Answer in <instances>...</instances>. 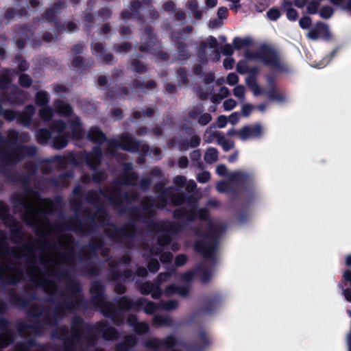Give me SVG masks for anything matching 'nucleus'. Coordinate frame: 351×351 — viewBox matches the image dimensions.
Here are the masks:
<instances>
[{"mask_svg": "<svg viewBox=\"0 0 351 351\" xmlns=\"http://www.w3.org/2000/svg\"><path fill=\"white\" fill-rule=\"evenodd\" d=\"M27 221L33 225L37 221ZM40 221L43 222L38 225V234L43 239L39 244L40 251L32 244L13 249V257L19 263L24 262V265L0 264V282L14 284L27 276L35 289L46 293L48 300L53 304L51 307L30 303L36 298V295L29 287L24 298L13 296V300L19 306H29L27 315L34 319L32 325L17 324L16 330L24 341L16 345L14 351H46L45 347L36 344L34 337L44 330H56L58 323L65 317L66 313L80 308L82 303L81 286L71 274L76 268L77 261L72 237L56 230L50 221ZM5 309L6 304L0 300V313Z\"/></svg>", "mask_w": 351, "mask_h": 351, "instance_id": "obj_1", "label": "nucleus"}, {"mask_svg": "<svg viewBox=\"0 0 351 351\" xmlns=\"http://www.w3.org/2000/svg\"><path fill=\"white\" fill-rule=\"evenodd\" d=\"M225 230L226 227L220 221H202L199 228L195 229V233L199 236L195 249L204 258L197 270L203 283H207L212 278L220 241Z\"/></svg>", "mask_w": 351, "mask_h": 351, "instance_id": "obj_2", "label": "nucleus"}, {"mask_svg": "<svg viewBox=\"0 0 351 351\" xmlns=\"http://www.w3.org/2000/svg\"><path fill=\"white\" fill-rule=\"evenodd\" d=\"M90 295L92 303L101 311L105 317L112 319L113 322L117 325L122 324L123 322L122 311L128 309L139 310L143 308L147 314H152L156 309V305L154 302L147 301L144 298L133 300L127 297H122L119 300L117 306H116L114 304L106 300L104 294V286L99 281L92 283Z\"/></svg>", "mask_w": 351, "mask_h": 351, "instance_id": "obj_3", "label": "nucleus"}, {"mask_svg": "<svg viewBox=\"0 0 351 351\" xmlns=\"http://www.w3.org/2000/svg\"><path fill=\"white\" fill-rule=\"evenodd\" d=\"M14 206L21 207L27 215L25 219L44 217L53 210V204L51 200L40 199L37 193L29 191L16 194Z\"/></svg>", "mask_w": 351, "mask_h": 351, "instance_id": "obj_4", "label": "nucleus"}, {"mask_svg": "<svg viewBox=\"0 0 351 351\" xmlns=\"http://www.w3.org/2000/svg\"><path fill=\"white\" fill-rule=\"evenodd\" d=\"M149 223L146 225L149 226L151 232L158 234V243L160 246H165L171 241V235L180 232H186L192 228L191 222L193 221H145Z\"/></svg>", "mask_w": 351, "mask_h": 351, "instance_id": "obj_5", "label": "nucleus"}, {"mask_svg": "<svg viewBox=\"0 0 351 351\" xmlns=\"http://www.w3.org/2000/svg\"><path fill=\"white\" fill-rule=\"evenodd\" d=\"M104 234L114 241L129 244V240L135 237L134 225L128 223L121 228H117L112 223H108L103 228Z\"/></svg>", "mask_w": 351, "mask_h": 351, "instance_id": "obj_6", "label": "nucleus"}, {"mask_svg": "<svg viewBox=\"0 0 351 351\" xmlns=\"http://www.w3.org/2000/svg\"><path fill=\"white\" fill-rule=\"evenodd\" d=\"M245 58L248 60H257L273 67L278 66L277 56L269 49L263 48L256 51H247Z\"/></svg>", "mask_w": 351, "mask_h": 351, "instance_id": "obj_7", "label": "nucleus"}, {"mask_svg": "<svg viewBox=\"0 0 351 351\" xmlns=\"http://www.w3.org/2000/svg\"><path fill=\"white\" fill-rule=\"evenodd\" d=\"M145 346L154 351H170L174 346H182V343L179 341L173 335H169L166 339H149L145 341Z\"/></svg>", "mask_w": 351, "mask_h": 351, "instance_id": "obj_8", "label": "nucleus"}, {"mask_svg": "<svg viewBox=\"0 0 351 351\" xmlns=\"http://www.w3.org/2000/svg\"><path fill=\"white\" fill-rule=\"evenodd\" d=\"M15 333L10 322L0 318V347L5 348L12 343Z\"/></svg>", "mask_w": 351, "mask_h": 351, "instance_id": "obj_9", "label": "nucleus"}, {"mask_svg": "<svg viewBox=\"0 0 351 351\" xmlns=\"http://www.w3.org/2000/svg\"><path fill=\"white\" fill-rule=\"evenodd\" d=\"M264 134V128L260 123L246 125L238 130V137L243 141L259 138Z\"/></svg>", "mask_w": 351, "mask_h": 351, "instance_id": "obj_10", "label": "nucleus"}, {"mask_svg": "<svg viewBox=\"0 0 351 351\" xmlns=\"http://www.w3.org/2000/svg\"><path fill=\"white\" fill-rule=\"evenodd\" d=\"M72 222L70 228L77 233L81 234H90L94 232L95 226L98 224L97 222H103L104 221H68Z\"/></svg>", "mask_w": 351, "mask_h": 351, "instance_id": "obj_11", "label": "nucleus"}, {"mask_svg": "<svg viewBox=\"0 0 351 351\" xmlns=\"http://www.w3.org/2000/svg\"><path fill=\"white\" fill-rule=\"evenodd\" d=\"M36 104L38 106H43L39 111L40 118L45 121L49 120L53 114L52 110L45 106L49 101L48 95L45 92H38L36 97Z\"/></svg>", "mask_w": 351, "mask_h": 351, "instance_id": "obj_12", "label": "nucleus"}, {"mask_svg": "<svg viewBox=\"0 0 351 351\" xmlns=\"http://www.w3.org/2000/svg\"><path fill=\"white\" fill-rule=\"evenodd\" d=\"M34 111V108L29 106L26 108L23 114H18L15 112L7 110L4 112V117L9 120L17 119L21 124L27 125L30 123L31 117Z\"/></svg>", "mask_w": 351, "mask_h": 351, "instance_id": "obj_13", "label": "nucleus"}, {"mask_svg": "<svg viewBox=\"0 0 351 351\" xmlns=\"http://www.w3.org/2000/svg\"><path fill=\"white\" fill-rule=\"evenodd\" d=\"M36 152L34 147H19L15 150L10 151L5 155L6 160L10 162L14 163L19 161L23 156L32 155Z\"/></svg>", "mask_w": 351, "mask_h": 351, "instance_id": "obj_14", "label": "nucleus"}, {"mask_svg": "<svg viewBox=\"0 0 351 351\" xmlns=\"http://www.w3.org/2000/svg\"><path fill=\"white\" fill-rule=\"evenodd\" d=\"M88 199L97 207H99V204H103L106 202L117 204V206H119V202H116L117 197L115 196H109L102 191H95L90 193Z\"/></svg>", "mask_w": 351, "mask_h": 351, "instance_id": "obj_15", "label": "nucleus"}, {"mask_svg": "<svg viewBox=\"0 0 351 351\" xmlns=\"http://www.w3.org/2000/svg\"><path fill=\"white\" fill-rule=\"evenodd\" d=\"M140 291L142 294L148 295L151 293L152 298L158 299L162 294V291L160 288H158L155 282H152L149 281L145 282L141 285Z\"/></svg>", "mask_w": 351, "mask_h": 351, "instance_id": "obj_16", "label": "nucleus"}, {"mask_svg": "<svg viewBox=\"0 0 351 351\" xmlns=\"http://www.w3.org/2000/svg\"><path fill=\"white\" fill-rule=\"evenodd\" d=\"M163 293L167 297L174 294H178L181 297H186L189 293V286H178L171 284L165 288Z\"/></svg>", "mask_w": 351, "mask_h": 351, "instance_id": "obj_17", "label": "nucleus"}, {"mask_svg": "<svg viewBox=\"0 0 351 351\" xmlns=\"http://www.w3.org/2000/svg\"><path fill=\"white\" fill-rule=\"evenodd\" d=\"M103 243L100 239H95L90 244L88 251L84 250L83 253L80 256V261H85L90 260L95 254V251L102 247Z\"/></svg>", "mask_w": 351, "mask_h": 351, "instance_id": "obj_18", "label": "nucleus"}, {"mask_svg": "<svg viewBox=\"0 0 351 351\" xmlns=\"http://www.w3.org/2000/svg\"><path fill=\"white\" fill-rule=\"evenodd\" d=\"M127 322L130 326L133 327L134 330L139 335L146 333L149 330V326L145 322H138L136 315H129Z\"/></svg>", "mask_w": 351, "mask_h": 351, "instance_id": "obj_19", "label": "nucleus"}, {"mask_svg": "<svg viewBox=\"0 0 351 351\" xmlns=\"http://www.w3.org/2000/svg\"><path fill=\"white\" fill-rule=\"evenodd\" d=\"M101 157V148L95 147L92 153L86 155V160L88 165L92 169H95L100 161Z\"/></svg>", "mask_w": 351, "mask_h": 351, "instance_id": "obj_20", "label": "nucleus"}, {"mask_svg": "<svg viewBox=\"0 0 351 351\" xmlns=\"http://www.w3.org/2000/svg\"><path fill=\"white\" fill-rule=\"evenodd\" d=\"M136 343V338L134 335H130L125 337L123 342L117 344L115 351H128Z\"/></svg>", "mask_w": 351, "mask_h": 351, "instance_id": "obj_21", "label": "nucleus"}, {"mask_svg": "<svg viewBox=\"0 0 351 351\" xmlns=\"http://www.w3.org/2000/svg\"><path fill=\"white\" fill-rule=\"evenodd\" d=\"M121 149L128 151H135L137 148L136 143L133 141L132 138L126 134L124 135L121 141L117 144Z\"/></svg>", "mask_w": 351, "mask_h": 351, "instance_id": "obj_22", "label": "nucleus"}, {"mask_svg": "<svg viewBox=\"0 0 351 351\" xmlns=\"http://www.w3.org/2000/svg\"><path fill=\"white\" fill-rule=\"evenodd\" d=\"M152 322L153 325L156 327L170 326L173 324L172 319L168 315H156L154 316Z\"/></svg>", "mask_w": 351, "mask_h": 351, "instance_id": "obj_23", "label": "nucleus"}, {"mask_svg": "<svg viewBox=\"0 0 351 351\" xmlns=\"http://www.w3.org/2000/svg\"><path fill=\"white\" fill-rule=\"evenodd\" d=\"M166 202H171L175 205H179L183 203L184 197L180 193L176 192L173 193L171 191H167L165 192Z\"/></svg>", "mask_w": 351, "mask_h": 351, "instance_id": "obj_24", "label": "nucleus"}, {"mask_svg": "<svg viewBox=\"0 0 351 351\" xmlns=\"http://www.w3.org/2000/svg\"><path fill=\"white\" fill-rule=\"evenodd\" d=\"M214 136L217 139L218 144L221 145L225 151H229L234 147V142L226 138L224 136L221 135V133L215 132Z\"/></svg>", "mask_w": 351, "mask_h": 351, "instance_id": "obj_25", "label": "nucleus"}, {"mask_svg": "<svg viewBox=\"0 0 351 351\" xmlns=\"http://www.w3.org/2000/svg\"><path fill=\"white\" fill-rule=\"evenodd\" d=\"M245 83L255 96L263 93L261 88L257 84L256 79L253 76L250 75L247 77L245 79Z\"/></svg>", "mask_w": 351, "mask_h": 351, "instance_id": "obj_26", "label": "nucleus"}, {"mask_svg": "<svg viewBox=\"0 0 351 351\" xmlns=\"http://www.w3.org/2000/svg\"><path fill=\"white\" fill-rule=\"evenodd\" d=\"M327 27L322 23H317L316 26L311 29L307 36L312 40H316L319 38V35L324 32H327Z\"/></svg>", "mask_w": 351, "mask_h": 351, "instance_id": "obj_27", "label": "nucleus"}, {"mask_svg": "<svg viewBox=\"0 0 351 351\" xmlns=\"http://www.w3.org/2000/svg\"><path fill=\"white\" fill-rule=\"evenodd\" d=\"M265 93L271 100L276 102L284 101L286 99L285 96L274 87L271 88Z\"/></svg>", "mask_w": 351, "mask_h": 351, "instance_id": "obj_28", "label": "nucleus"}, {"mask_svg": "<svg viewBox=\"0 0 351 351\" xmlns=\"http://www.w3.org/2000/svg\"><path fill=\"white\" fill-rule=\"evenodd\" d=\"M88 137L93 142L101 143L104 139V134L97 128H91L88 134Z\"/></svg>", "mask_w": 351, "mask_h": 351, "instance_id": "obj_29", "label": "nucleus"}, {"mask_svg": "<svg viewBox=\"0 0 351 351\" xmlns=\"http://www.w3.org/2000/svg\"><path fill=\"white\" fill-rule=\"evenodd\" d=\"M237 70L239 73L245 74V73H256L258 71L256 68L250 67L247 65L246 61H241L238 63L237 66Z\"/></svg>", "mask_w": 351, "mask_h": 351, "instance_id": "obj_30", "label": "nucleus"}, {"mask_svg": "<svg viewBox=\"0 0 351 351\" xmlns=\"http://www.w3.org/2000/svg\"><path fill=\"white\" fill-rule=\"evenodd\" d=\"M218 158V152L215 148H208L204 155V160L208 163L215 162Z\"/></svg>", "mask_w": 351, "mask_h": 351, "instance_id": "obj_31", "label": "nucleus"}, {"mask_svg": "<svg viewBox=\"0 0 351 351\" xmlns=\"http://www.w3.org/2000/svg\"><path fill=\"white\" fill-rule=\"evenodd\" d=\"M56 108L60 114L64 116L70 114L72 111L70 106L61 101H58L56 103Z\"/></svg>", "mask_w": 351, "mask_h": 351, "instance_id": "obj_32", "label": "nucleus"}, {"mask_svg": "<svg viewBox=\"0 0 351 351\" xmlns=\"http://www.w3.org/2000/svg\"><path fill=\"white\" fill-rule=\"evenodd\" d=\"M178 306V302L176 300L161 301L158 308L166 311H173Z\"/></svg>", "mask_w": 351, "mask_h": 351, "instance_id": "obj_33", "label": "nucleus"}, {"mask_svg": "<svg viewBox=\"0 0 351 351\" xmlns=\"http://www.w3.org/2000/svg\"><path fill=\"white\" fill-rule=\"evenodd\" d=\"M229 176L232 180L240 182H245L250 178L247 173L241 171L234 172Z\"/></svg>", "mask_w": 351, "mask_h": 351, "instance_id": "obj_34", "label": "nucleus"}, {"mask_svg": "<svg viewBox=\"0 0 351 351\" xmlns=\"http://www.w3.org/2000/svg\"><path fill=\"white\" fill-rule=\"evenodd\" d=\"M70 128L73 137L80 138L82 136L81 125L77 119L70 123Z\"/></svg>", "mask_w": 351, "mask_h": 351, "instance_id": "obj_35", "label": "nucleus"}, {"mask_svg": "<svg viewBox=\"0 0 351 351\" xmlns=\"http://www.w3.org/2000/svg\"><path fill=\"white\" fill-rule=\"evenodd\" d=\"M198 343L200 345L199 348L195 347L193 348L191 351H201L206 346L208 343V341L206 337L205 333L204 332H200L198 335Z\"/></svg>", "mask_w": 351, "mask_h": 351, "instance_id": "obj_36", "label": "nucleus"}, {"mask_svg": "<svg viewBox=\"0 0 351 351\" xmlns=\"http://www.w3.org/2000/svg\"><path fill=\"white\" fill-rule=\"evenodd\" d=\"M50 132L47 130H40L36 133V137L39 143H45L50 138Z\"/></svg>", "mask_w": 351, "mask_h": 351, "instance_id": "obj_37", "label": "nucleus"}, {"mask_svg": "<svg viewBox=\"0 0 351 351\" xmlns=\"http://www.w3.org/2000/svg\"><path fill=\"white\" fill-rule=\"evenodd\" d=\"M229 95V90L226 87H222L218 95L211 97V100L213 103L219 102L223 98L228 97Z\"/></svg>", "mask_w": 351, "mask_h": 351, "instance_id": "obj_38", "label": "nucleus"}, {"mask_svg": "<svg viewBox=\"0 0 351 351\" xmlns=\"http://www.w3.org/2000/svg\"><path fill=\"white\" fill-rule=\"evenodd\" d=\"M245 89L243 85H238L233 89V95L241 102L245 100Z\"/></svg>", "mask_w": 351, "mask_h": 351, "instance_id": "obj_39", "label": "nucleus"}, {"mask_svg": "<svg viewBox=\"0 0 351 351\" xmlns=\"http://www.w3.org/2000/svg\"><path fill=\"white\" fill-rule=\"evenodd\" d=\"M171 276V272H165V273H160L157 278L154 280L155 283L157 285L158 288H160L161 285L167 281L168 279Z\"/></svg>", "mask_w": 351, "mask_h": 351, "instance_id": "obj_40", "label": "nucleus"}, {"mask_svg": "<svg viewBox=\"0 0 351 351\" xmlns=\"http://www.w3.org/2000/svg\"><path fill=\"white\" fill-rule=\"evenodd\" d=\"M205 45L208 46L211 49H213V51L217 53V60L219 58L218 48H217V40L216 38L213 37H210L207 39Z\"/></svg>", "mask_w": 351, "mask_h": 351, "instance_id": "obj_41", "label": "nucleus"}, {"mask_svg": "<svg viewBox=\"0 0 351 351\" xmlns=\"http://www.w3.org/2000/svg\"><path fill=\"white\" fill-rule=\"evenodd\" d=\"M67 144V139L63 136H60L53 140V146L56 149H62Z\"/></svg>", "mask_w": 351, "mask_h": 351, "instance_id": "obj_42", "label": "nucleus"}, {"mask_svg": "<svg viewBox=\"0 0 351 351\" xmlns=\"http://www.w3.org/2000/svg\"><path fill=\"white\" fill-rule=\"evenodd\" d=\"M332 13L333 10L330 6L324 7L319 11L320 16L325 19L330 18L332 15Z\"/></svg>", "mask_w": 351, "mask_h": 351, "instance_id": "obj_43", "label": "nucleus"}, {"mask_svg": "<svg viewBox=\"0 0 351 351\" xmlns=\"http://www.w3.org/2000/svg\"><path fill=\"white\" fill-rule=\"evenodd\" d=\"M147 267L151 272L155 273L160 268L159 262L156 259H152L149 261Z\"/></svg>", "mask_w": 351, "mask_h": 351, "instance_id": "obj_44", "label": "nucleus"}, {"mask_svg": "<svg viewBox=\"0 0 351 351\" xmlns=\"http://www.w3.org/2000/svg\"><path fill=\"white\" fill-rule=\"evenodd\" d=\"M237 106V102L233 99H228L223 101V106L225 110L229 111L234 108Z\"/></svg>", "mask_w": 351, "mask_h": 351, "instance_id": "obj_45", "label": "nucleus"}, {"mask_svg": "<svg viewBox=\"0 0 351 351\" xmlns=\"http://www.w3.org/2000/svg\"><path fill=\"white\" fill-rule=\"evenodd\" d=\"M210 175L208 171H203L197 176V179L199 182L205 183L210 179Z\"/></svg>", "mask_w": 351, "mask_h": 351, "instance_id": "obj_46", "label": "nucleus"}, {"mask_svg": "<svg viewBox=\"0 0 351 351\" xmlns=\"http://www.w3.org/2000/svg\"><path fill=\"white\" fill-rule=\"evenodd\" d=\"M267 15L269 19L275 21L280 17V14L278 10L271 9L267 12Z\"/></svg>", "mask_w": 351, "mask_h": 351, "instance_id": "obj_47", "label": "nucleus"}, {"mask_svg": "<svg viewBox=\"0 0 351 351\" xmlns=\"http://www.w3.org/2000/svg\"><path fill=\"white\" fill-rule=\"evenodd\" d=\"M299 23H300V26L302 29H306L310 26V25L311 23V20L308 16H304L300 19Z\"/></svg>", "mask_w": 351, "mask_h": 351, "instance_id": "obj_48", "label": "nucleus"}, {"mask_svg": "<svg viewBox=\"0 0 351 351\" xmlns=\"http://www.w3.org/2000/svg\"><path fill=\"white\" fill-rule=\"evenodd\" d=\"M230 184L227 182H220L217 185V190L220 192H226L228 191Z\"/></svg>", "mask_w": 351, "mask_h": 351, "instance_id": "obj_49", "label": "nucleus"}, {"mask_svg": "<svg viewBox=\"0 0 351 351\" xmlns=\"http://www.w3.org/2000/svg\"><path fill=\"white\" fill-rule=\"evenodd\" d=\"M238 81H239V77L234 73H230L227 77V83L230 86H233V85L236 84L238 82Z\"/></svg>", "mask_w": 351, "mask_h": 351, "instance_id": "obj_50", "label": "nucleus"}, {"mask_svg": "<svg viewBox=\"0 0 351 351\" xmlns=\"http://www.w3.org/2000/svg\"><path fill=\"white\" fill-rule=\"evenodd\" d=\"M173 254L171 252H164L161 254L160 259L163 263H169L173 259Z\"/></svg>", "mask_w": 351, "mask_h": 351, "instance_id": "obj_51", "label": "nucleus"}, {"mask_svg": "<svg viewBox=\"0 0 351 351\" xmlns=\"http://www.w3.org/2000/svg\"><path fill=\"white\" fill-rule=\"evenodd\" d=\"M136 176L134 173H130L129 175L123 181L124 184H135Z\"/></svg>", "mask_w": 351, "mask_h": 351, "instance_id": "obj_52", "label": "nucleus"}, {"mask_svg": "<svg viewBox=\"0 0 351 351\" xmlns=\"http://www.w3.org/2000/svg\"><path fill=\"white\" fill-rule=\"evenodd\" d=\"M19 82L21 86L27 87L31 84V79L27 75H21V77L19 78Z\"/></svg>", "mask_w": 351, "mask_h": 351, "instance_id": "obj_53", "label": "nucleus"}, {"mask_svg": "<svg viewBox=\"0 0 351 351\" xmlns=\"http://www.w3.org/2000/svg\"><path fill=\"white\" fill-rule=\"evenodd\" d=\"M210 120L211 116L208 113L203 114L198 118V122L202 125H206Z\"/></svg>", "mask_w": 351, "mask_h": 351, "instance_id": "obj_54", "label": "nucleus"}, {"mask_svg": "<svg viewBox=\"0 0 351 351\" xmlns=\"http://www.w3.org/2000/svg\"><path fill=\"white\" fill-rule=\"evenodd\" d=\"M298 14L295 10L289 8L287 11V17L291 21H295L298 18Z\"/></svg>", "mask_w": 351, "mask_h": 351, "instance_id": "obj_55", "label": "nucleus"}, {"mask_svg": "<svg viewBox=\"0 0 351 351\" xmlns=\"http://www.w3.org/2000/svg\"><path fill=\"white\" fill-rule=\"evenodd\" d=\"M339 287L341 289L342 293L344 295L346 300L348 302H351V289L345 288L342 285H340Z\"/></svg>", "mask_w": 351, "mask_h": 351, "instance_id": "obj_56", "label": "nucleus"}, {"mask_svg": "<svg viewBox=\"0 0 351 351\" xmlns=\"http://www.w3.org/2000/svg\"><path fill=\"white\" fill-rule=\"evenodd\" d=\"M319 4L317 2H311L307 5L308 12L310 14H315L317 11Z\"/></svg>", "mask_w": 351, "mask_h": 351, "instance_id": "obj_57", "label": "nucleus"}, {"mask_svg": "<svg viewBox=\"0 0 351 351\" xmlns=\"http://www.w3.org/2000/svg\"><path fill=\"white\" fill-rule=\"evenodd\" d=\"M175 262L177 266H182L186 262V256L184 254H180L176 256Z\"/></svg>", "mask_w": 351, "mask_h": 351, "instance_id": "obj_58", "label": "nucleus"}, {"mask_svg": "<svg viewBox=\"0 0 351 351\" xmlns=\"http://www.w3.org/2000/svg\"><path fill=\"white\" fill-rule=\"evenodd\" d=\"M194 275H195L194 271H187L185 274H182V279L184 282H191L193 279Z\"/></svg>", "mask_w": 351, "mask_h": 351, "instance_id": "obj_59", "label": "nucleus"}, {"mask_svg": "<svg viewBox=\"0 0 351 351\" xmlns=\"http://www.w3.org/2000/svg\"><path fill=\"white\" fill-rule=\"evenodd\" d=\"M186 182V178L184 176H177L174 178V184L178 187L184 186Z\"/></svg>", "mask_w": 351, "mask_h": 351, "instance_id": "obj_60", "label": "nucleus"}, {"mask_svg": "<svg viewBox=\"0 0 351 351\" xmlns=\"http://www.w3.org/2000/svg\"><path fill=\"white\" fill-rule=\"evenodd\" d=\"M111 270H112V276L114 280H117L119 278V269H117L115 267L117 266V263H110Z\"/></svg>", "mask_w": 351, "mask_h": 351, "instance_id": "obj_61", "label": "nucleus"}, {"mask_svg": "<svg viewBox=\"0 0 351 351\" xmlns=\"http://www.w3.org/2000/svg\"><path fill=\"white\" fill-rule=\"evenodd\" d=\"M227 124V118L224 115H221L219 117L217 121V125L218 128H224Z\"/></svg>", "mask_w": 351, "mask_h": 351, "instance_id": "obj_62", "label": "nucleus"}, {"mask_svg": "<svg viewBox=\"0 0 351 351\" xmlns=\"http://www.w3.org/2000/svg\"><path fill=\"white\" fill-rule=\"evenodd\" d=\"M334 5L340 7L343 10H346L347 3L346 0H330Z\"/></svg>", "mask_w": 351, "mask_h": 351, "instance_id": "obj_63", "label": "nucleus"}, {"mask_svg": "<svg viewBox=\"0 0 351 351\" xmlns=\"http://www.w3.org/2000/svg\"><path fill=\"white\" fill-rule=\"evenodd\" d=\"M253 109V106L250 104H244L242 106V113L244 116L247 117L250 114Z\"/></svg>", "mask_w": 351, "mask_h": 351, "instance_id": "obj_64", "label": "nucleus"}]
</instances>
